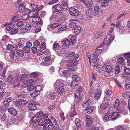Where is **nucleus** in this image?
<instances>
[{
	"label": "nucleus",
	"instance_id": "obj_1",
	"mask_svg": "<svg viewBox=\"0 0 130 130\" xmlns=\"http://www.w3.org/2000/svg\"><path fill=\"white\" fill-rule=\"evenodd\" d=\"M66 57L69 59L66 61L68 63L66 64L67 69L75 71L76 69L77 66L74 63L78 61L77 60L78 58V55L75 54L74 52H73L67 54Z\"/></svg>",
	"mask_w": 130,
	"mask_h": 130
},
{
	"label": "nucleus",
	"instance_id": "obj_2",
	"mask_svg": "<svg viewBox=\"0 0 130 130\" xmlns=\"http://www.w3.org/2000/svg\"><path fill=\"white\" fill-rule=\"evenodd\" d=\"M63 81L61 80H57L54 84V87L55 90H57L58 93L61 95L64 92L65 89Z\"/></svg>",
	"mask_w": 130,
	"mask_h": 130
},
{
	"label": "nucleus",
	"instance_id": "obj_3",
	"mask_svg": "<svg viewBox=\"0 0 130 130\" xmlns=\"http://www.w3.org/2000/svg\"><path fill=\"white\" fill-rule=\"evenodd\" d=\"M69 12L72 16L76 17L79 15V11L74 7H72L70 8L69 9Z\"/></svg>",
	"mask_w": 130,
	"mask_h": 130
},
{
	"label": "nucleus",
	"instance_id": "obj_4",
	"mask_svg": "<svg viewBox=\"0 0 130 130\" xmlns=\"http://www.w3.org/2000/svg\"><path fill=\"white\" fill-rule=\"evenodd\" d=\"M27 103V101L24 99H19L17 100L15 102V104L17 107H22L25 104Z\"/></svg>",
	"mask_w": 130,
	"mask_h": 130
},
{
	"label": "nucleus",
	"instance_id": "obj_5",
	"mask_svg": "<svg viewBox=\"0 0 130 130\" xmlns=\"http://www.w3.org/2000/svg\"><path fill=\"white\" fill-rule=\"evenodd\" d=\"M124 73L122 74V76L124 78L128 79L130 78V69L127 67L124 69Z\"/></svg>",
	"mask_w": 130,
	"mask_h": 130
},
{
	"label": "nucleus",
	"instance_id": "obj_6",
	"mask_svg": "<svg viewBox=\"0 0 130 130\" xmlns=\"http://www.w3.org/2000/svg\"><path fill=\"white\" fill-rule=\"evenodd\" d=\"M37 15H33L32 17V20L34 23L40 25H42L43 21L38 17Z\"/></svg>",
	"mask_w": 130,
	"mask_h": 130
},
{
	"label": "nucleus",
	"instance_id": "obj_7",
	"mask_svg": "<svg viewBox=\"0 0 130 130\" xmlns=\"http://www.w3.org/2000/svg\"><path fill=\"white\" fill-rule=\"evenodd\" d=\"M114 39V37L113 35L110 36L109 37L107 36L104 40L103 45H104L105 44L106 45H108Z\"/></svg>",
	"mask_w": 130,
	"mask_h": 130
},
{
	"label": "nucleus",
	"instance_id": "obj_8",
	"mask_svg": "<svg viewBox=\"0 0 130 130\" xmlns=\"http://www.w3.org/2000/svg\"><path fill=\"white\" fill-rule=\"evenodd\" d=\"M25 8L24 4L21 3L19 6V11L17 12V15L19 16H21L22 14V13L25 10Z\"/></svg>",
	"mask_w": 130,
	"mask_h": 130
},
{
	"label": "nucleus",
	"instance_id": "obj_9",
	"mask_svg": "<svg viewBox=\"0 0 130 130\" xmlns=\"http://www.w3.org/2000/svg\"><path fill=\"white\" fill-rule=\"evenodd\" d=\"M17 15H17H14L10 23V25L13 26L14 24H12L13 23H15L20 21L21 19Z\"/></svg>",
	"mask_w": 130,
	"mask_h": 130
},
{
	"label": "nucleus",
	"instance_id": "obj_10",
	"mask_svg": "<svg viewBox=\"0 0 130 130\" xmlns=\"http://www.w3.org/2000/svg\"><path fill=\"white\" fill-rule=\"evenodd\" d=\"M103 43L101 44L100 46H99L96 49L95 51L93 54L94 55H96L98 56L100 55L103 51L102 49L101 48L103 47Z\"/></svg>",
	"mask_w": 130,
	"mask_h": 130
},
{
	"label": "nucleus",
	"instance_id": "obj_11",
	"mask_svg": "<svg viewBox=\"0 0 130 130\" xmlns=\"http://www.w3.org/2000/svg\"><path fill=\"white\" fill-rule=\"evenodd\" d=\"M8 112L11 115L14 116L17 114V112L16 110L13 107H10L8 109Z\"/></svg>",
	"mask_w": 130,
	"mask_h": 130
},
{
	"label": "nucleus",
	"instance_id": "obj_12",
	"mask_svg": "<svg viewBox=\"0 0 130 130\" xmlns=\"http://www.w3.org/2000/svg\"><path fill=\"white\" fill-rule=\"evenodd\" d=\"M35 103H30L27 106V108L30 110H33L37 109L36 106L35 105Z\"/></svg>",
	"mask_w": 130,
	"mask_h": 130
},
{
	"label": "nucleus",
	"instance_id": "obj_13",
	"mask_svg": "<svg viewBox=\"0 0 130 130\" xmlns=\"http://www.w3.org/2000/svg\"><path fill=\"white\" fill-rule=\"evenodd\" d=\"M119 116V113L118 112L115 111L112 113L111 118L112 120H114L117 119Z\"/></svg>",
	"mask_w": 130,
	"mask_h": 130
},
{
	"label": "nucleus",
	"instance_id": "obj_14",
	"mask_svg": "<svg viewBox=\"0 0 130 130\" xmlns=\"http://www.w3.org/2000/svg\"><path fill=\"white\" fill-rule=\"evenodd\" d=\"M20 84V82L19 81L18 78H17L15 79L11 84L12 85L13 87L15 88L19 86Z\"/></svg>",
	"mask_w": 130,
	"mask_h": 130
},
{
	"label": "nucleus",
	"instance_id": "obj_15",
	"mask_svg": "<svg viewBox=\"0 0 130 130\" xmlns=\"http://www.w3.org/2000/svg\"><path fill=\"white\" fill-rule=\"evenodd\" d=\"M57 93L55 92L54 91L51 92L48 95V97L50 99L54 100L56 97Z\"/></svg>",
	"mask_w": 130,
	"mask_h": 130
},
{
	"label": "nucleus",
	"instance_id": "obj_16",
	"mask_svg": "<svg viewBox=\"0 0 130 130\" xmlns=\"http://www.w3.org/2000/svg\"><path fill=\"white\" fill-rule=\"evenodd\" d=\"M109 104V103L108 102L103 103L100 105V108L103 110H104L107 109Z\"/></svg>",
	"mask_w": 130,
	"mask_h": 130
},
{
	"label": "nucleus",
	"instance_id": "obj_17",
	"mask_svg": "<svg viewBox=\"0 0 130 130\" xmlns=\"http://www.w3.org/2000/svg\"><path fill=\"white\" fill-rule=\"evenodd\" d=\"M101 92L98 89H96L94 97L96 99H99L100 97Z\"/></svg>",
	"mask_w": 130,
	"mask_h": 130
},
{
	"label": "nucleus",
	"instance_id": "obj_18",
	"mask_svg": "<svg viewBox=\"0 0 130 130\" xmlns=\"http://www.w3.org/2000/svg\"><path fill=\"white\" fill-rule=\"evenodd\" d=\"M15 77L12 75H10L7 77V81L10 84H12L14 79Z\"/></svg>",
	"mask_w": 130,
	"mask_h": 130
},
{
	"label": "nucleus",
	"instance_id": "obj_19",
	"mask_svg": "<svg viewBox=\"0 0 130 130\" xmlns=\"http://www.w3.org/2000/svg\"><path fill=\"white\" fill-rule=\"evenodd\" d=\"M45 62H48L49 64H52V62L51 61V58L50 56H47L43 58Z\"/></svg>",
	"mask_w": 130,
	"mask_h": 130
},
{
	"label": "nucleus",
	"instance_id": "obj_20",
	"mask_svg": "<svg viewBox=\"0 0 130 130\" xmlns=\"http://www.w3.org/2000/svg\"><path fill=\"white\" fill-rule=\"evenodd\" d=\"M86 118L87 121V124L89 126L92 123V119L88 115L86 116Z\"/></svg>",
	"mask_w": 130,
	"mask_h": 130
},
{
	"label": "nucleus",
	"instance_id": "obj_21",
	"mask_svg": "<svg viewBox=\"0 0 130 130\" xmlns=\"http://www.w3.org/2000/svg\"><path fill=\"white\" fill-rule=\"evenodd\" d=\"M53 8L55 10L58 11H61L63 9L61 5L59 4L55 5L53 6Z\"/></svg>",
	"mask_w": 130,
	"mask_h": 130
},
{
	"label": "nucleus",
	"instance_id": "obj_22",
	"mask_svg": "<svg viewBox=\"0 0 130 130\" xmlns=\"http://www.w3.org/2000/svg\"><path fill=\"white\" fill-rule=\"evenodd\" d=\"M74 33L76 35L78 34L81 31V28L80 27L77 25L74 29Z\"/></svg>",
	"mask_w": 130,
	"mask_h": 130
},
{
	"label": "nucleus",
	"instance_id": "obj_23",
	"mask_svg": "<svg viewBox=\"0 0 130 130\" xmlns=\"http://www.w3.org/2000/svg\"><path fill=\"white\" fill-rule=\"evenodd\" d=\"M69 70H65L62 72V73L65 76H69L71 73V71H72L70 69Z\"/></svg>",
	"mask_w": 130,
	"mask_h": 130
},
{
	"label": "nucleus",
	"instance_id": "obj_24",
	"mask_svg": "<svg viewBox=\"0 0 130 130\" xmlns=\"http://www.w3.org/2000/svg\"><path fill=\"white\" fill-rule=\"evenodd\" d=\"M12 99L11 97L6 99L4 102L3 104L8 107L9 106V103L11 101Z\"/></svg>",
	"mask_w": 130,
	"mask_h": 130
},
{
	"label": "nucleus",
	"instance_id": "obj_25",
	"mask_svg": "<svg viewBox=\"0 0 130 130\" xmlns=\"http://www.w3.org/2000/svg\"><path fill=\"white\" fill-rule=\"evenodd\" d=\"M93 109L92 107H89L86 108L84 110L85 112L89 113H91L93 112Z\"/></svg>",
	"mask_w": 130,
	"mask_h": 130
},
{
	"label": "nucleus",
	"instance_id": "obj_26",
	"mask_svg": "<svg viewBox=\"0 0 130 130\" xmlns=\"http://www.w3.org/2000/svg\"><path fill=\"white\" fill-rule=\"evenodd\" d=\"M93 4L92 0H86V5L88 7H92Z\"/></svg>",
	"mask_w": 130,
	"mask_h": 130
},
{
	"label": "nucleus",
	"instance_id": "obj_27",
	"mask_svg": "<svg viewBox=\"0 0 130 130\" xmlns=\"http://www.w3.org/2000/svg\"><path fill=\"white\" fill-rule=\"evenodd\" d=\"M75 124L78 128H80L81 126V121L79 119L76 118L75 120Z\"/></svg>",
	"mask_w": 130,
	"mask_h": 130
},
{
	"label": "nucleus",
	"instance_id": "obj_28",
	"mask_svg": "<svg viewBox=\"0 0 130 130\" xmlns=\"http://www.w3.org/2000/svg\"><path fill=\"white\" fill-rule=\"evenodd\" d=\"M98 56L96 55H94L93 54L92 57V61L94 63H96L99 61V59Z\"/></svg>",
	"mask_w": 130,
	"mask_h": 130
},
{
	"label": "nucleus",
	"instance_id": "obj_29",
	"mask_svg": "<svg viewBox=\"0 0 130 130\" xmlns=\"http://www.w3.org/2000/svg\"><path fill=\"white\" fill-rule=\"evenodd\" d=\"M77 24V23L75 22H71L70 23L69 26V27L71 28H73L74 29V28L78 25Z\"/></svg>",
	"mask_w": 130,
	"mask_h": 130
},
{
	"label": "nucleus",
	"instance_id": "obj_30",
	"mask_svg": "<svg viewBox=\"0 0 130 130\" xmlns=\"http://www.w3.org/2000/svg\"><path fill=\"white\" fill-rule=\"evenodd\" d=\"M62 42L63 45L66 46H68L70 44V41L68 39L63 40Z\"/></svg>",
	"mask_w": 130,
	"mask_h": 130
},
{
	"label": "nucleus",
	"instance_id": "obj_31",
	"mask_svg": "<svg viewBox=\"0 0 130 130\" xmlns=\"http://www.w3.org/2000/svg\"><path fill=\"white\" fill-rule=\"evenodd\" d=\"M109 0H103V2L101 3V5L102 7L107 6L109 4Z\"/></svg>",
	"mask_w": 130,
	"mask_h": 130
},
{
	"label": "nucleus",
	"instance_id": "obj_32",
	"mask_svg": "<svg viewBox=\"0 0 130 130\" xmlns=\"http://www.w3.org/2000/svg\"><path fill=\"white\" fill-rule=\"evenodd\" d=\"M35 115L39 119H43L42 117L43 116V113L41 111L38 112Z\"/></svg>",
	"mask_w": 130,
	"mask_h": 130
},
{
	"label": "nucleus",
	"instance_id": "obj_33",
	"mask_svg": "<svg viewBox=\"0 0 130 130\" xmlns=\"http://www.w3.org/2000/svg\"><path fill=\"white\" fill-rule=\"evenodd\" d=\"M99 7L98 6H96L94 9V13L95 15H98L99 14Z\"/></svg>",
	"mask_w": 130,
	"mask_h": 130
},
{
	"label": "nucleus",
	"instance_id": "obj_34",
	"mask_svg": "<svg viewBox=\"0 0 130 130\" xmlns=\"http://www.w3.org/2000/svg\"><path fill=\"white\" fill-rule=\"evenodd\" d=\"M111 114L110 113H107L104 115V119L105 121H108L109 120V118L110 117Z\"/></svg>",
	"mask_w": 130,
	"mask_h": 130
},
{
	"label": "nucleus",
	"instance_id": "obj_35",
	"mask_svg": "<svg viewBox=\"0 0 130 130\" xmlns=\"http://www.w3.org/2000/svg\"><path fill=\"white\" fill-rule=\"evenodd\" d=\"M76 36L74 35H72L71 37V40L73 45H74L76 42Z\"/></svg>",
	"mask_w": 130,
	"mask_h": 130
},
{
	"label": "nucleus",
	"instance_id": "obj_36",
	"mask_svg": "<svg viewBox=\"0 0 130 130\" xmlns=\"http://www.w3.org/2000/svg\"><path fill=\"white\" fill-rule=\"evenodd\" d=\"M8 107L5 105L4 104L2 105V106L0 107V111L1 112H4L5 111H6Z\"/></svg>",
	"mask_w": 130,
	"mask_h": 130
},
{
	"label": "nucleus",
	"instance_id": "obj_37",
	"mask_svg": "<svg viewBox=\"0 0 130 130\" xmlns=\"http://www.w3.org/2000/svg\"><path fill=\"white\" fill-rule=\"evenodd\" d=\"M16 25L18 27L22 26L23 28H25V25L24 24V23L22 21H19L16 24Z\"/></svg>",
	"mask_w": 130,
	"mask_h": 130
},
{
	"label": "nucleus",
	"instance_id": "obj_38",
	"mask_svg": "<svg viewBox=\"0 0 130 130\" xmlns=\"http://www.w3.org/2000/svg\"><path fill=\"white\" fill-rule=\"evenodd\" d=\"M60 25L61 24L59 23H55L51 24L50 25V27L51 28H55L60 26Z\"/></svg>",
	"mask_w": 130,
	"mask_h": 130
},
{
	"label": "nucleus",
	"instance_id": "obj_39",
	"mask_svg": "<svg viewBox=\"0 0 130 130\" xmlns=\"http://www.w3.org/2000/svg\"><path fill=\"white\" fill-rule=\"evenodd\" d=\"M113 68L110 66L107 65L105 67V69L107 72L110 73L112 70Z\"/></svg>",
	"mask_w": 130,
	"mask_h": 130
},
{
	"label": "nucleus",
	"instance_id": "obj_40",
	"mask_svg": "<svg viewBox=\"0 0 130 130\" xmlns=\"http://www.w3.org/2000/svg\"><path fill=\"white\" fill-rule=\"evenodd\" d=\"M46 14V12L44 11H41L39 12L38 13V16L40 17H43Z\"/></svg>",
	"mask_w": 130,
	"mask_h": 130
},
{
	"label": "nucleus",
	"instance_id": "obj_41",
	"mask_svg": "<svg viewBox=\"0 0 130 130\" xmlns=\"http://www.w3.org/2000/svg\"><path fill=\"white\" fill-rule=\"evenodd\" d=\"M120 69L119 66L118 65H116L115 68V73L116 74L118 75L120 73Z\"/></svg>",
	"mask_w": 130,
	"mask_h": 130
},
{
	"label": "nucleus",
	"instance_id": "obj_42",
	"mask_svg": "<svg viewBox=\"0 0 130 130\" xmlns=\"http://www.w3.org/2000/svg\"><path fill=\"white\" fill-rule=\"evenodd\" d=\"M63 9H67L68 7V5L67 1H63L62 4Z\"/></svg>",
	"mask_w": 130,
	"mask_h": 130
},
{
	"label": "nucleus",
	"instance_id": "obj_43",
	"mask_svg": "<svg viewBox=\"0 0 130 130\" xmlns=\"http://www.w3.org/2000/svg\"><path fill=\"white\" fill-rule=\"evenodd\" d=\"M60 46V45L59 43L57 42V41L55 42L53 45V49L55 50L56 49L58 48Z\"/></svg>",
	"mask_w": 130,
	"mask_h": 130
},
{
	"label": "nucleus",
	"instance_id": "obj_44",
	"mask_svg": "<svg viewBox=\"0 0 130 130\" xmlns=\"http://www.w3.org/2000/svg\"><path fill=\"white\" fill-rule=\"evenodd\" d=\"M24 11L25 14H27V15H28L29 17L31 18L32 17V16L30 15V12H32V11H31L28 8H26L25 9Z\"/></svg>",
	"mask_w": 130,
	"mask_h": 130
},
{
	"label": "nucleus",
	"instance_id": "obj_45",
	"mask_svg": "<svg viewBox=\"0 0 130 130\" xmlns=\"http://www.w3.org/2000/svg\"><path fill=\"white\" fill-rule=\"evenodd\" d=\"M78 85V82L75 81H73L70 85L73 89H74L75 87Z\"/></svg>",
	"mask_w": 130,
	"mask_h": 130
},
{
	"label": "nucleus",
	"instance_id": "obj_46",
	"mask_svg": "<svg viewBox=\"0 0 130 130\" xmlns=\"http://www.w3.org/2000/svg\"><path fill=\"white\" fill-rule=\"evenodd\" d=\"M38 124L39 125L42 126L45 124L44 119H39Z\"/></svg>",
	"mask_w": 130,
	"mask_h": 130
},
{
	"label": "nucleus",
	"instance_id": "obj_47",
	"mask_svg": "<svg viewBox=\"0 0 130 130\" xmlns=\"http://www.w3.org/2000/svg\"><path fill=\"white\" fill-rule=\"evenodd\" d=\"M67 27L66 25H64L58 29V31H61L65 30L67 29Z\"/></svg>",
	"mask_w": 130,
	"mask_h": 130
},
{
	"label": "nucleus",
	"instance_id": "obj_48",
	"mask_svg": "<svg viewBox=\"0 0 130 130\" xmlns=\"http://www.w3.org/2000/svg\"><path fill=\"white\" fill-rule=\"evenodd\" d=\"M17 54L20 56L22 57L24 55V53L23 51L21 50H19L16 52Z\"/></svg>",
	"mask_w": 130,
	"mask_h": 130
},
{
	"label": "nucleus",
	"instance_id": "obj_49",
	"mask_svg": "<svg viewBox=\"0 0 130 130\" xmlns=\"http://www.w3.org/2000/svg\"><path fill=\"white\" fill-rule=\"evenodd\" d=\"M30 6H31V8L33 10L37 11L38 5L34 4L31 3L30 4Z\"/></svg>",
	"mask_w": 130,
	"mask_h": 130
},
{
	"label": "nucleus",
	"instance_id": "obj_50",
	"mask_svg": "<svg viewBox=\"0 0 130 130\" xmlns=\"http://www.w3.org/2000/svg\"><path fill=\"white\" fill-rule=\"evenodd\" d=\"M120 102L119 99H116L114 105L115 108H117L119 107L120 105Z\"/></svg>",
	"mask_w": 130,
	"mask_h": 130
},
{
	"label": "nucleus",
	"instance_id": "obj_51",
	"mask_svg": "<svg viewBox=\"0 0 130 130\" xmlns=\"http://www.w3.org/2000/svg\"><path fill=\"white\" fill-rule=\"evenodd\" d=\"M7 48L8 50L12 51L13 50L14 47L13 45L11 44H8L7 46Z\"/></svg>",
	"mask_w": 130,
	"mask_h": 130
},
{
	"label": "nucleus",
	"instance_id": "obj_52",
	"mask_svg": "<svg viewBox=\"0 0 130 130\" xmlns=\"http://www.w3.org/2000/svg\"><path fill=\"white\" fill-rule=\"evenodd\" d=\"M72 79L73 81H75L78 82L79 79V77L76 75H73L72 76Z\"/></svg>",
	"mask_w": 130,
	"mask_h": 130
},
{
	"label": "nucleus",
	"instance_id": "obj_53",
	"mask_svg": "<svg viewBox=\"0 0 130 130\" xmlns=\"http://www.w3.org/2000/svg\"><path fill=\"white\" fill-rule=\"evenodd\" d=\"M38 118L35 115L31 119V121L33 123H36L39 120Z\"/></svg>",
	"mask_w": 130,
	"mask_h": 130
},
{
	"label": "nucleus",
	"instance_id": "obj_54",
	"mask_svg": "<svg viewBox=\"0 0 130 130\" xmlns=\"http://www.w3.org/2000/svg\"><path fill=\"white\" fill-rule=\"evenodd\" d=\"M23 50L24 52L27 53L29 52L30 49L29 48L25 46L23 47Z\"/></svg>",
	"mask_w": 130,
	"mask_h": 130
},
{
	"label": "nucleus",
	"instance_id": "obj_55",
	"mask_svg": "<svg viewBox=\"0 0 130 130\" xmlns=\"http://www.w3.org/2000/svg\"><path fill=\"white\" fill-rule=\"evenodd\" d=\"M38 76L37 73L35 72H32L30 74V76L32 78H36Z\"/></svg>",
	"mask_w": 130,
	"mask_h": 130
},
{
	"label": "nucleus",
	"instance_id": "obj_56",
	"mask_svg": "<svg viewBox=\"0 0 130 130\" xmlns=\"http://www.w3.org/2000/svg\"><path fill=\"white\" fill-rule=\"evenodd\" d=\"M124 56L125 58L127 57V61L128 62H130V55L128 53H126L124 54Z\"/></svg>",
	"mask_w": 130,
	"mask_h": 130
},
{
	"label": "nucleus",
	"instance_id": "obj_57",
	"mask_svg": "<svg viewBox=\"0 0 130 130\" xmlns=\"http://www.w3.org/2000/svg\"><path fill=\"white\" fill-rule=\"evenodd\" d=\"M31 27V25L30 24H28L26 25H25V29L26 32H28L30 30Z\"/></svg>",
	"mask_w": 130,
	"mask_h": 130
},
{
	"label": "nucleus",
	"instance_id": "obj_58",
	"mask_svg": "<svg viewBox=\"0 0 130 130\" xmlns=\"http://www.w3.org/2000/svg\"><path fill=\"white\" fill-rule=\"evenodd\" d=\"M27 75L26 74H24L22 75L20 77L21 80H25L27 79Z\"/></svg>",
	"mask_w": 130,
	"mask_h": 130
},
{
	"label": "nucleus",
	"instance_id": "obj_59",
	"mask_svg": "<svg viewBox=\"0 0 130 130\" xmlns=\"http://www.w3.org/2000/svg\"><path fill=\"white\" fill-rule=\"evenodd\" d=\"M50 120H51V123L53 122L54 124L55 125H57V123L56 120L55 119L53 116H51V117Z\"/></svg>",
	"mask_w": 130,
	"mask_h": 130
},
{
	"label": "nucleus",
	"instance_id": "obj_60",
	"mask_svg": "<svg viewBox=\"0 0 130 130\" xmlns=\"http://www.w3.org/2000/svg\"><path fill=\"white\" fill-rule=\"evenodd\" d=\"M34 83V80L32 79L28 80L27 82L28 85L29 86H31Z\"/></svg>",
	"mask_w": 130,
	"mask_h": 130
},
{
	"label": "nucleus",
	"instance_id": "obj_61",
	"mask_svg": "<svg viewBox=\"0 0 130 130\" xmlns=\"http://www.w3.org/2000/svg\"><path fill=\"white\" fill-rule=\"evenodd\" d=\"M110 73L107 72L106 71H104L103 72H102L101 73H102V74L103 75L105 76L108 77L110 75Z\"/></svg>",
	"mask_w": 130,
	"mask_h": 130
},
{
	"label": "nucleus",
	"instance_id": "obj_62",
	"mask_svg": "<svg viewBox=\"0 0 130 130\" xmlns=\"http://www.w3.org/2000/svg\"><path fill=\"white\" fill-rule=\"evenodd\" d=\"M42 89L40 85H38L35 88V91L37 92L40 91Z\"/></svg>",
	"mask_w": 130,
	"mask_h": 130
},
{
	"label": "nucleus",
	"instance_id": "obj_63",
	"mask_svg": "<svg viewBox=\"0 0 130 130\" xmlns=\"http://www.w3.org/2000/svg\"><path fill=\"white\" fill-rule=\"evenodd\" d=\"M28 17H29L28 15L27 14H25L23 15L22 18V19L23 20H26L28 19Z\"/></svg>",
	"mask_w": 130,
	"mask_h": 130
},
{
	"label": "nucleus",
	"instance_id": "obj_64",
	"mask_svg": "<svg viewBox=\"0 0 130 130\" xmlns=\"http://www.w3.org/2000/svg\"><path fill=\"white\" fill-rule=\"evenodd\" d=\"M46 47V43L44 42L42 43L41 44L40 48L41 50H44Z\"/></svg>",
	"mask_w": 130,
	"mask_h": 130
}]
</instances>
